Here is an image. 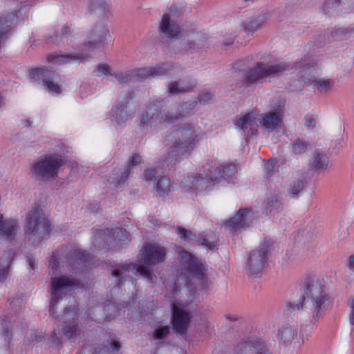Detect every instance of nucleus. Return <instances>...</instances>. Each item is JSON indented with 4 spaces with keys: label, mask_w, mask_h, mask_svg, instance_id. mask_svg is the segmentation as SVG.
I'll return each instance as SVG.
<instances>
[{
    "label": "nucleus",
    "mask_w": 354,
    "mask_h": 354,
    "mask_svg": "<svg viewBox=\"0 0 354 354\" xmlns=\"http://www.w3.org/2000/svg\"><path fill=\"white\" fill-rule=\"evenodd\" d=\"M260 113L257 110H251L248 112L241 113L237 115L234 124L237 129L243 131H252L258 127Z\"/></svg>",
    "instance_id": "obj_17"
},
{
    "label": "nucleus",
    "mask_w": 354,
    "mask_h": 354,
    "mask_svg": "<svg viewBox=\"0 0 354 354\" xmlns=\"http://www.w3.org/2000/svg\"><path fill=\"white\" fill-rule=\"evenodd\" d=\"M128 239L125 229L115 227V229H104L97 231L94 236L95 244L110 246L112 242L125 241Z\"/></svg>",
    "instance_id": "obj_15"
},
{
    "label": "nucleus",
    "mask_w": 354,
    "mask_h": 354,
    "mask_svg": "<svg viewBox=\"0 0 354 354\" xmlns=\"http://www.w3.org/2000/svg\"><path fill=\"white\" fill-rule=\"evenodd\" d=\"M209 174H191L184 178L183 183L187 190L195 192L203 191L211 187L213 183H218L232 177L236 171L232 164L208 168Z\"/></svg>",
    "instance_id": "obj_4"
},
{
    "label": "nucleus",
    "mask_w": 354,
    "mask_h": 354,
    "mask_svg": "<svg viewBox=\"0 0 354 354\" xmlns=\"http://www.w3.org/2000/svg\"><path fill=\"white\" fill-rule=\"evenodd\" d=\"M266 254L267 251L265 248L254 250L250 254L248 267L250 274L255 275L261 272L267 258Z\"/></svg>",
    "instance_id": "obj_19"
},
{
    "label": "nucleus",
    "mask_w": 354,
    "mask_h": 354,
    "mask_svg": "<svg viewBox=\"0 0 354 354\" xmlns=\"http://www.w3.org/2000/svg\"><path fill=\"white\" fill-rule=\"evenodd\" d=\"M348 267L351 271L354 272V255L349 257L348 260Z\"/></svg>",
    "instance_id": "obj_45"
},
{
    "label": "nucleus",
    "mask_w": 354,
    "mask_h": 354,
    "mask_svg": "<svg viewBox=\"0 0 354 354\" xmlns=\"http://www.w3.org/2000/svg\"><path fill=\"white\" fill-rule=\"evenodd\" d=\"M62 160L56 154H48L35 161L31 171L37 177L48 180L57 176Z\"/></svg>",
    "instance_id": "obj_8"
},
{
    "label": "nucleus",
    "mask_w": 354,
    "mask_h": 354,
    "mask_svg": "<svg viewBox=\"0 0 354 354\" xmlns=\"http://www.w3.org/2000/svg\"><path fill=\"white\" fill-rule=\"evenodd\" d=\"M314 88L319 93H326L330 91L335 85V82L331 79H319L313 81Z\"/></svg>",
    "instance_id": "obj_28"
},
{
    "label": "nucleus",
    "mask_w": 354,
    "mask_h": 354,
    "mask_svg": "<svg viewBox=\"0 0 354 354\" xmlns=\"http://www.w3.org/2000/svg\"><path fill=\"white\" fill-rule=\"evenodd\" d=\"M52 299L50 301V311L55 313V308L62 297L65 295L74 286V281L66 277H55L52 279Z\"/></svg>",
    "instance_id": "obj_13"
},
{
    "label": "nucleus",
    "mask_w": 354,
    "mask_h": 354,
    "mask_svg": "<svg viewBox=\"0 0 354 354\" xmlns=\"http://www.w3.org/2000/svg\"><path fill=\"white\" fill-rule=\"evenodd\" d=\"M97 76L100 77L102 75H113L111 67L106 64H102L97 66L96 68Z\"/></svg>",
    "instance_id": "obj_34"
},
{
    "label": "nucleus",
    "mask_w": 354,
    "mask_h": 354,
    "mask_svg": "<svg viewBox=\"0 0 354 354\" xmlns=\"http://www.w3.org/2000/svg\"><path fill=\"white\" fill-rule=\"evenodd\" d=\"M172 308L174 329L176 333L183 334L191 318L188 304L180 301H174Z\"/></svg>",
    "instance_id": "obj_12"
},
{
    "label": "nucleus",
    "mask_w": 354,
    "mask_h": 354,
    "mask_svg": "<svg viewBox=\"0 0 354 354\" xmlns=\"http://www.w3.org/2000/svg\"><path fill=\"white\" fill-rule=\"evenodd\" d=\"M253 219V214L248 209H241L226 223V227L230 232H238L248 227Z\"/></svg>",
    "instance_id": "obj_18"
},
{
    "label": "nucleus",
    "mask_w": 354,
    "mask_h": 354,
    "mask_svg": "<svg viewBox=\"0 0 354 354\" xmlns=\"http://www.w3.org/2000/svg\"><path fill=\"white\" fill-rule=\"evenodd\" d=\"M241 354H267L263 351H257L255 349H249L248 351L242 353Z\"/></svg>",
    "instance_id": "obj_46"
},
{
    "label": "nucleus",
    "mask_w": 354,
    "mask_h": 354,
    "mask_svg": "<svg viewBox=\"0 0 354 354\" xmlns=\"http://www.w3.org/2000/svg\"><path fill=\"white\" fill-rule=\"evenodd\" d=\"M193 86H185L180 84L178 82H173L169 84L168 91L170 94L176 95L180 93L186 92L189 91Z\"/></svg>",
    "instance_id": "obj_30"
},
{
    "label": "nucleus",
    "mask_w": 354,
    "mask_h": 354,
    "mask_svg": "<svg viewBox=\"0 0 354 354\" xmlns=\"http://www.w3.org/2000/svg\"><path fill=\"white\" fill-rule=\"evenodd\" d=\"M15 24V15L9 13L0 18V45L6 39L10 28Z\"/></svg>",
    "instance_id": "obj_25"
},
{
    "label": "nucleus",
    "mask_w": 354,
    "mask_h": 354,
    "mask_svg": "<svg viewBox=\"0 0 354 354\" xmlns=\"http://www.w3.org/2000/svg\"><path fill=\"white\" fill-rule=\"evenodd\" d=\"M261 127L272 132L280 127L283 121V114L280 112H268L264 115H260L259 120Z\"/></svg>",
    "instance_id": "obj_20"
},
{
    "label": "nucleus",
    "mask_w": 354,
    "mask_h": 354,
    "mask_svg": "<svg viewBox=\"0 0 354 354\" xmlns=\"http://www.w3.org/2000/svg\"><path fill=\"white\" fill-rule=\"evenodd\" d=\"M109 30L104 26H97L91 32L85 44L88 50H97L103 48L111 39Z\"/></svg>",
    "instance_id": "obj_16"
},
{
    "label": "nucleus",
    "mask_w": 354,
    "mask_h": 354,
    "mask_svg": "<svg viewBox=\"0 0 354 354\" xmlns=\"http://www.w3.org/2000/svg\"><path fill=\"white\" fill-rule=\"evenodd\" d=\"M110 348L113 351H118L120 350V344L116 342V341H113L111 344H110Z\"/></svg>",
    "instance_id": "obj_47"
},
{
    "label": "nucleus",
    "mask_w": 354,
    "mask_h": 354,
    "mask_svg": "<svg viewBox=\"0 0 354 354\" xmlns=\"http://www.w3.org/2000/svg\"><path fill=\"white\" fill-rule=\"evenodd\" d=\"M30 77L32 82L41 84L44 89L53 95L59 94L63 90L56 73L44 67L32 69L30 72Z\"/></svg>",
    "instance_id": "obj_9"
},
{
    "label": "nucleus",
    "mask_w": 354,
    "mask_h": 354,
    "mask_svg": "<svg viewBox=\"0 0 354 354\" xmlns=\"http://www.w3.org/2000/svg\"><path fill=\"white\" fill-rule=\"evenodd\" d=\"M27 262L28 263L30 267L33 270L35 267V260L31 256H27Z\"/></svg>",
    "instance_id": "obj_49"
},
{
    "label": "nucleus",
    "mask_w": 354,
    "mask_h": 354,
    "mask_svg": "<svg viewBox=\"0 0 354 354\" xmlns=\"http://www.w3.org/2000/svg\"><path fill=\"white\" fill-rule=\"evenodd\" d=\"M265 17L258 16L255 20H248L242 23L241 26L247 33H252L260 28L265 23Z\"/></svg>",
    "instance_id": "obj_27"
},
{
    "label": "nucleus",
    "mask_w": 354,
    "mask_h": 354,
    "mask_svg": "<svg viewBox=\"0 0 354 354\" xmlns=\"http://www.w3.org/2000/svg\"><path fill=\"white\" fill-rule=\"evenodd\" d=\"M287 68V64L282 62L259 64L248 71L246 81L249 83L259 82L264 78L279 75Z\"/></svg>",
    "instance_id": "obj_10"
},
{
    "label": "nucleus",
    "mask_w": 354,
    "mask_h": 354,
    "mask_svg": "<svg viewBox=\"0 0 354 354\" xmlns=\"http://www.w3.org/2000/svg\"><path fill=\"white\" fill-rule=\"evenodd\" d=\"M281 207V204L277 199L269 201L267 205V209H269L270 212H272L274 210H279Z\"/></svg>",
    "instance_id": "obj_39"
},
{
    "label": "nucleus",
    "mask_w": 354,
    "mask_h": 354,
    "mask_svg": "<svg viewBox=\"0 0 354 354\" xmlns=\"http://www.w3.org/2000/svg\"><path fill=\"white\" fill-rule=\"evenodd\" d=\"M19 232V226L17 220L13 218L3 219L0 215V235L8 241L14 239Z\"/></svg>",
    "instance_id": "obj_21"
},
{
    "label": "nucleus",
    "mask_w": 354,
    "mask_h": 354,
    "mask_svg": "<svg viewBox=\"0 0 354 354\" xmlns=\"http://www.w3.org/2000/svg\"><path fill=\"white\" fill-rule=\"evenodd\" d=\"M170 71L171 67L169 66H158L147 70L139 69L135 72L120 73L115 75V78L120 83H127L136 77L143 78L149 75H164L169 74Z\"/></svg>",
    "instance_id": "obj_14"
},
{
    "label": "nucleus",
    "mask_w": 354,
    "mask_h": 354,
    "mask_svg": "<svg viewBox=\"0 0 354 354\" xmlns=\"http://www.w3.org/2000/svg\"><path fill=\"white\" fill-rule=\"evenodd\" d=\"M266 165V169L268 171L270 169V167L271 165H270V164L269 162L267 163Z\"/></svg>",
    "instance_id": "obj_52"
},
{
    "label": "nucleus",
    "mask_w": 354,
    "mask_h": 354,
    "mask_svg": "<svg viewBox=\"0 0 354 354\" xmlns=\"http://www.w3.org/2000/svg\"><path fill=\"white\" fill-rule=\"evenodd\" d=\"M10 261V258L8 257H2L0 259V283L2 282L8 274Z\"/></svg>",
    "instance_id": "obj_31"
},
{
    "label": "nucleus",
    "mask_w": 354,
    "mask_h": 354,
    "mask_svg": "<svg viewBox=\"0 0 354 354\" xmlns=\"http://www.w3.org/2000/svg\"><path fill=\"white\" fill-rule=\"evenodd\" d=\"M113 112L114 118L118 124L128 120L131 117L126 107L123 106H121L120 107H116Z\"/></svg>",
    "instance_id": "obj_29"
},
{
    "label": "nucleus",
    "mask_w": 354,
    "mask_h": 354,
    "mask_svg": "<svg viewBox=\"0 0 354 354\" xmlns=\"http://www.w3.org/2000/svg\"><path fill=\"white\" fill-rule=\"evenodd\" d=\"M49 230L50 222L44 215L40 207H33L26 213L24 233L28 244L40 243L48 234Z\"/></svg>",
    "instance_id": "obj_6"
},
{
    "label": "nucleus",
    "mask_w": 354,
    "mask_h": 354,
    "mask_svg": "<svg viewBox=\"0 0 354 354\" xmlns=\"http://www.w3.org/2000/svg\"><path fill=\"white\" fill-rule=\"evenodd\" d=\"M156 174V172L153 169H147L145 174V180H152L154 178Z\"/></svg>",
    "instance_id": "obj_43"
},
{
    "label": "nucleus",
    "mask_w": 354,
    "mask_h": 354,
    "mask_svg": "<svg viewBox=\"0 0 354 354\" xmlns=\"http://www.w3.org/2000/svg\"><path fill=\"white\" fill-rule=\"evenodd\" d=\"M304 187V183L301 180H298L292 184L289 187V194L293 197L302 192Z\"/></svg>",
    "instance_id": "obj_33"
},
{
    "label": "nucleus",
    "mask_w": 354,
    "mask_h": 354,
    "mask_svg": "<svg viewBox=\"0 0 354 354\" xmlns=\"http://www.w3.org/2000/svg\"><path fill=\"white\" fill-rule=\"evenodd\" d=\"M141 162L142 159L139 155L133 156V157L129 162L128 168H124L122 171H118L117 173L115 174L117 175V176H115L109 180L110 181L111 183L113 184L115 187L121 186L127 179L130 172L129 169H131L133 167L136 166Z\"/></svg>",
    "instance_id": "obj_22"
},
{
    "label": "nucleus",
    "mask_w": 354,
    "mask_h": 354,
    "mask_svg": "<svg viewBox=\"0 0 354 354\" xmlns=\"http://www.w3.org/2000/svg\"><path fill=\"white\" fill-rule=\"evenodd\" d=\"M85 59V56L82 54H53L48 57V62L57 66L71 62H83Z\"/></svg>",
    "instance_id": "obj_23"
},
{
    "label": "nucleus",
    "mask_w": 354,
    "mask_h": 354,
    "mask_svg": "<svg viewBox=\"0 0 354 354\" xmlns=\"http://www.w3.org/2000/svg\"><path fill=\"white\" fill-rule=\"evenodd\" d=\"M162 37L180 40L185 48H194L204 43L203 35L201 33H186L180 31L178 22L174 19L171 11L165 13L159 22L158 27Z\"/></svg>",
    "instance_id": "obj_5"
},
{
    "label": "nucleus",
    "mask_w": 354,
    "mask_h": 354,
    "mask_svg": "<svg viewBox=\"0 0 354 354\" xmlns=\"http://www.w3.org/2000/svg\"><path fill=\"white\" fill-rule=\"evenodd\" d=\"M178 257L175 263L176 279L172 288V297L177 294L178 285L184 283L188 288L194 286L203 288L207 284L205 268L201 261L181 248H177Z\"/></svg>",
    "instance_id": "obj_1"
},
{
    "label": "nucleus",
    "mask_w": 354,
    "mask_h": 354,
    "mask_svg": "<svg viewBox=\"0 0 354 354\" xmlns=\"http://www.w3.org/2000/svg\"><path fill=\"white\" fill-rule=\"evenodd\" d=\"M305 124L308 128H315L316 126V120L311 115H307L305 118Z\"/></svg>",
    "instance_id": "obj_42"
},
{
    "label": "nucleus",
    "mask_w": 354,
    "mask_h": 354,
    "mask_svg": "<svg viewBox=\"0 0 354 354\" xmlns=\"http://www.w3.org/2000/svg\"><path fill=\"white\" fill-rule=\"evenodd\" d=\"M349 305V322L354 325V298L351 299L348 303Z\"/></svg>",
    "instance_id": "obj_41"
},
{
    "label": "nucleus",
    "mask_w": 354,
    "mask_h": 354,
    "mask_svg": "<svg viewBox=\"0 0 354 354\" xmlns=\"http://www.w3.org/2000/svg\"><path fill=\"white\" fill-rule=\"evenodd\" d=\"M328 301V289L324 279L320 276L308 277L304 285V299L294 304L293 309H299L304 305L310 310L313 317L317 319Z\"/></svg>",
    "instance_id": "obj_2"
},
{
    "label": "nucleus",
    "mask_w": 354,
    "mask_h": 354,
    "mask_svg": "<svg viewBox=\"0 0 354 354\" xmlns=\"http://www.w3.org/2000/svg\"><path fill=\"white\" fill-rule=\"evenodd\" d=\"M201 244L207 248H212L216 245V242L214 240H208L207 239H203Z\"/></svg>",
    "instance_id": "obj_44"
},
{
    "label": "nucleus",
    "mask_w": 354,
    "mask_h": 354,
    "mask_svg": "<svg viewBox=\"0 0 354 354\" xmlns=\"http://www.w3.org/2000/svg\"><path fill=\"white\" fill-rule=\"evenodd\" d=\"M162 102L159 100L151 101L147 107L144 113L140 115V127L153 125V124L171 122L177 116L169 115L167 113L161 110Z\"/></svg>",
    "instance_id": "obj_11"
},
{
    "label": "nucleus",
    "mask_w": 354,
    "mask_h": 354,
    "mask_svg": "<svg viewBox=\"0 0 354 354\" xmlns=\"http://www.w3.org/2000/svg\"><path fill=\"white\" fill-rule=\"evenodd\" d=\"M169 332V328L168 326H163L155 331L154 337L157 339H161L165 337Z\"/></svg>",
    "instance_id": "obj_38"
},
{
    "label": "nucleus",
    "mask_w": 354,
    "mask_h": 354,
    "mask_svg": "<svg viewBox=\"0 0 354 354\" xmlns=\"http://www.w3.org/2000/svg\"><path fill=\"white\" fill-rule=\"evenodd\" d=\"M328 157L320 151H316L312 158L313 166L317 170H324L328 166Z\"/></svg>",
    "instance_id": "obj_26"
},
{
    "label": "nucleus",
    "mask_w": 354,
    "mask_h": 354,
    "mask_svg": "<svg viewBox=\"0 0 354 354\" xmlns=\"http://www.w3.org/2000/svg\"><path fill=\"white\" fill-rule=\"evenodd\" d=\"M77 310L75 305H73V308H66L63 316L62 317V319L64 322L69 321L71 319L73 318L76 315Z\"/></svg>",
    "instance_id": "obj_37"
},
{
    "label": "nucleus",
    "mask_w": 354,
    "mask_h": 354,
    "mask_svg": "<svg viewBox=\"0 0 354 354\" xmlns=\"http://www.w3.org/2000/svg\"><path fill=\"white\" fill-rule=\"evenodd\" d=\"M340 3L343 4H347V6H351V10L354 9V0H342Z\"/></svg>",
    "instance_id": "obj_48"
},
{
    "label": "nucleus",
    "mask_w": 354,
    "mask_h": 354,
    "mask_svg": "<svg viewBox=\"0 0 354 354\" xmlns=\"http://www.w3.org/2000/svg\"><path fill=\"white\" fill-rule=\"evenodd\" d=\"M105 9H106V10H108L109 9V6L108 4H106V5L105 6Z\"/></svg>",
    "instance_id": "obj_53"
},
{
    "label": "nucleus",
    "mask_w": 354,
    "mask_h": 354,
    "mask_svg": "<svg viewBox=\"0 0 354 354\" xmlns=\"http://www.w3.org/2000/svg\"><path fill=\"white\" fill-rule=\"evenodd\" d=\"M308 147V143L301 140H297L293 145L292 149L293 151L295 153H304Z\"/></svg>",
    "instance_id": "obj_35"
},
{
    "label": "nucleus",
    "mask_w": 354,
    "mask_h": 354,
    "mask_svg": "<svg viewBox=\"0 0 354 354\" xmlns=\"http://www.w3.org/2000/svg\"><path fill=\"white\" fill-rule=\"evenodd\" d=\"M178 233L182 239H192L194 236L192 232L181 227L178 228Z\"/></svg>",
    "instance_id": "obj_40"
},
{
    "label": "nucleus",
    "mask_w": 354,
    "mask_h": 354,
    "mask_svg": "<svg viewBox=\"0 0 354 354\" xmlns=\"http://www.w3.org/2000/svg\"><path fill=\"white\" fill-rule=\"evenodd\" d=\"M198 136L197 127L192 124H187L172 132L168 136L169 157L177 160L188 153L198 142Z\"/></svg>",
    "instance_id": "obj_7"
},
{
    "label": "nucleus",
    "mask_w": 354,
    "mask_h": 354,
    "mask_svg": "<svg viewBox=\"0 0 354 354\" xmlns=\"http://www.w3.org/2000/svg\"><path fill=\"white\" fill-rule=\"evenodd\" d=\"M339 32H340L342 34V36L345 37H346L349 33V31L347 29H343L337 31V33Z\"/></svg>",
    "instance_id": "obj_50"
},
{
    "label": "nucleus",
    "mask_w": 354,
    "mask_h": 354,
    "mask_svg": "<svg viewBox=\"0 0 354 354\" xmlns=\"http://www.w3.org/2000/svg\"><path fill=\"white\" fill-rule=\"evenodd\" d=\"M165 250L156 244L145 245L139 254L141 264H129L120 266L113 270V275L120 281L127 272H132L135 275L139 274L145 278L152 280V276L145 266H153L162 262L165 257Z\"/></svg>",
    "instance_id": "obj_3"
},
{
    "label": "nucleus",
    "mask_w": 354,
    "mask_h": 354,
    "mask_svg": "<svg viewBox=\"0 0 354 354\" xmlns=\"http://www.w3.org/2000/svg\"><path fill=\"white\" fill-rule=\"evenodd\" d=\"M170 190V181L168 178H160L156 184V192L159 194H164Z\"/></svg>",
    "instance_id": "obj_32"
},
{
    "label": "nucleus",
    "mask_w": 354,
    "mask_h": 354,
    "mask_svg": "<svg viewBox=\"0 0 354 354\" xmlns=\"http://www.w3.org/2000/svg\"><path fill=\"white\" fill-rule=\"evenodd\" d=\"M281 337L283 343L287 346H299L297 330L293 326H286L281 331Z\"/></svg>",
    "instance_id": "obj_24"
},
{
    "label": "nucleus",
    "mask_w": 354,
    "mask_h": 354,
    "mask_svg": "<svg viewBox=\"0 0 354 354\" xmlns=\"http://www.w3.org/2000/svg\"><path fill=\"white\" fill-rule=\"evenodd\" d=\"M63 333H64L68 337H75L77 332V326L76 324L71 323L68 327H65L63 329Z\"/></svg>",
    "instance_id": "obj_36"
},
{
    "label": "nucleus",
    "mask_w": 354,
    "mask_h": 354,
    "mask_svg": "<svg viewBox=\"0 0 354 354\" xmlns=\"http://www.w3.org/2000/svg\"><path fill=\"white\" fill-rule=\"evenodd\" d=\"M306 66H308V64ZM306 70L309 72L310 74L314 71L313 66H306Z\"/></svg>",
    "instance_id": "obj_51"
}]
</instances>
